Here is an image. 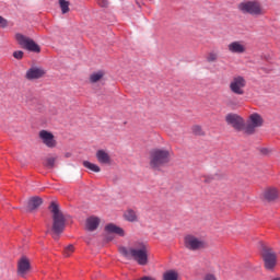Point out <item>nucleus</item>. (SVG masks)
I'll list each match as a JSON object with an SVG mask.
<instances>
[{
    "mask_svg": "<svg viewBox=\"0 0 280 280\" xmlns=\"http://www.w3.org/2000/svg\"><path fill=\"white\" fill-rule=\"evenodd\" d=\"M106 5H108V2H104V3H103V7H106Z\"/></svg>",
    "mask_w": 280,
    "mask_h": 280,
    "instance_id": "72a5a7b5",
    "label": "nucleus"
},
{
    "mask_svg": "<svg viewBox=\"0 0 280 280\" xmlns=\"http://www.w3.org/2000/svg\"><path fill=\"white\" fill-rule=\"evenodd\" d=\"M59 5L61 8L62 14H67L69 12V1L67 0H59Z\"/></svg>",
    "mask_w": 280,
    "mask_h": 280,
    "instance_id": "a878e982",
    "label": "nucleus"
},
{
    "mask_svg": "<svg viewBox=\"0 0 280 280\" xmlns=\"http://www.w3.org/2000/svg\"><path fill=\"white\" fill-rule=\"evenodd\" d=\"M194 131L197 133V135H200V132H202V128L200 126H195L194 127Z\"/></svg>",
    "mask_w": 280,
    "mask_h": 280,
    "instance_id": "7c9ffc66",
    "label": "nucleus"
},
{
    "mask_svg": "<svg viewBox=\"0 0 280 280\" xmlns=\"http://www.w3.org/2000/svg\"><path fill=\"white\" fill-rule=\"evenodd\" d=\"M264 198L267 199L268 202H272V200L279 198V190H277V188H267L264 192Z\"/></svg>",
    "mask_w": 280,
    "mask_h": 280,
    "instance_id": "f3484780",
    "label": "nucleus"
},
{
    "mask_svg": "<svg viewBox=\"0 0 280 280\" xmlns=\"http://www.w3.org/2000/svg\"><path fill=\"white\" fill-rule=\"evenodd\" d=\"M66 156L69 158V156H71V154L67 153Z\"/></svg>",
    "mask_w": 280,
    "mask_h": 280,
    "instance_id": "f704fd0d",
    "label": "nucleus"
},
{
    "mask_svg": "<svg viewBox=\"0 0 280 280\" xmlns=\"http://www.w3.org/2000/svg\"><path fill=\"white\" fill-rule=\"evenodd\" d=\"M96 160L102 164V165H110V154L106 152V150L101 149L96 151Z\"/></svg>",
    "mask_w": 280,
    "mask_h": 280,
    "instance_id": "2eb2a0df",
    "label": "nucleus"
},
{
    "mask_svg": "<svg viewBox=\"0 0 280 280\" xmlns=\"http://www.w3.org/2000/svg\"><path fill=\"white\" fill-rule=\"evenodd\" d=\"M163 280H178V272L174 270H168L164 272Z\"/></svg>",
    "mask_w": 280,
    "mask_h": 280,
    "instance_id": "393cba45",
    "label": "nucleus"
},
{
    "mask_svg": "<svg viewBox=\"0 0 280 280\" xmlns=\"http://www.w3.org/2000/svg\"><path fill=\"white\" fill-rule=\"evenodd\" d=\"M45 75V70L33 67L26 71V80H38Z\"/></svg>",
    "mask_w": 280,
    "mask_h": 280,
    "instance_id": "4468645a",
    "label": "nucleus"
},
{
    "mask_svg": "<svg viewBox=\"0 0 280 280\" xmlns=\"http://www.w3.org/2000/svg\"><path fill=\"white\" fill-rule=\"evenodd\" d=\"M230 54H246V44L243 40H234L228 45Z\"/></svg>",
    "mask_w": 280,
    "mask_h": 280,
    "instance_id": "f8f14e48",
    "label": "nucleus"
},
{
    "mask_svg": "<svg viewBox=\"0 0 280 280\" xmlns=\"http://www.w3.org/2000/svg\"><path fill=\"white\" fill-rule=\"evenodd\" d=\"M264 126V118L261 115L254 113L249 115L248 122L244 128L245 135H255L256 128Z\"/></svg>",
    "mask_w": 280,
    "mask_h": 280,
    "instance_id": "0eeeda50",
    "label": "nucleus"
},
{
    "mask_svg": "<svg viewBox=\"0 0 280 280\" xmlns=\"http://www.w3.org/2000/svg\"><path fill=\"white\" fill-rule=\"evenodd\" d=\"M56 161H58V156H48L44 161V165L47 170H54L56 167Z\"/></svg>",
    "mask_w": 280,
    "mask_h": 280,
    "instance_id": "412c9836",
    "label": "nucleus"
},
{
    "mask_svg": "<svg viewBox=\"0 0 280 280\" xmlns=\"http://www.w3.org/2000/svg\"><path fill=\"white\" fill-rule=\"evenodd\" d=\"M85 226H86L88 231H95L97 229V226H100V218L90 217L86 220Z\"/></svg>",
    "mask_w": 280,
    "mask_h": 280,
    "instance_id": "6ab92c4d",
    "label": "nucleus"
},
{
    "mask_svg": "<svg viewBox=\"0 0 280 280\" xmlns=\"http://www.w3.org/2000/svg\"><path fill=\"white\" fill-rule=\"evenodd\" d=\"M106 241H107V242H113V236H112V235H108V236L106 237Z\"/></svg>",
    "mask_w": 280,
    "mask_h": 280,
    "instance_id": "473e14b6",
    "label": "nucleus"
},
{
    "mask_svg": "<svg viewBox=\"0 0 280 280\" xmlns=\"http://www.w3.org/2000/svg\"><path fill=\"white\" fill-rule=\"evenodd\" d=\"M238 10L243 14H250L252 16H261L264 14V9H261V4L257 1L242 2L238 4Z\"/></svg>",
    "mask_w": 280,
    "mask_h": 280,
    "instance_id": "20e7f679",
    "label": "nucleus"
},
{
    "mask_svg": "<svg viewBox=\"0 0 280 280\" xmlns=\"http://www.w3.org/2000/svg\"><path fill=\"white\" fill-rule=\"evenodd\" d=\"M273 280H280V278H276V279H273Z\"/></svg>",
    "mask_w": 280,
    "mask_h": 280,
    "instance_id": "c9c22d12",
    "label": "nucleus"
},
{
    "mask_svg": "<svg viewBox=\"0 0 280 280\" xmlns=\"http://www.w3.org/2000/svg\"><path fill=\"white\" fill-rule=\"evenodd\" d=\"M105 231L107 233H114L115 235H119V237H124L126 235V232L120 226H117L114 223H109L105 226Z\"/></svg>",
    "mask_w": 280,
    "mask_h": 280,
    "instance_id": "dca6fc26",
    "label": "nucleus"
},
{
    "mask_svg": "<svg viewBox=\"0 0 280 280\" xmlns=\"http://www.w3.org/2000/svg\"><path fill=\"white\" fill-rule=\"evenodd\" d=\"M73 250H74L73 245H69L68 247H66L63 250L65 257H71V254L73 253Z\"/></svg>",
    "mask_w": 280,
    "mask_h": 280,
    "instance_id": "bb28decb",
    "label": "nucleus"
},
{
    "mask_svg": "<svg viewBox=\"0 0 280 280\" xmlns=\"http://www.w3.org/2000/svg\"><path fill=\"white\" fill-rule=\"evenodd\" d=\"M0 27H8V20L3 16H0Z\"/></svg>",
    "mask_w": 280,
    "mask_h": 280,
    "instance_id": "c85d7f7f",
    "label": "nucleus"
},
{
    "mask_svg": "<svg viewBox=\"0 0 280 280\" xmlns=\"http://www.w3.org/2000/svg\"><path fill=\"white\" fill-rule=\"evenodd\" d=\"M83 167H86V170H91V172L100 173L102 172V168L97 164L91 163L89 161L83 162Z\"/></svg>",
    "mask_w": 280,
    "mask_h": 280,
    "instance_id": "5701e85b",
    "label": "nucleus"
},
{
    "mask_svg": "<svg viewBox=\"0 0 280 280\" xmlns=\"http://www.w3.org/2000/svg\"><path fill=\"white\" fill-rule=\"evenodd\" d=\"M170 158H171V154L167 150L155 149L150 153L149 165L151 170H155L156 172H160L162 167H165V165L170 163Z\"/></svg>",
    "mask_w": 280,
    "mask_h": 280,
    "instance_id": "f03ea898",
    "label": "nucleus"
},
{
    "mask_svg": "<svg viewBox=\"0 0 280 280\" xmlns=\"http://www.w3.org/2000/svg\"><path fill=\"white\" fill-rule=\"evenodd\" d=\"M50 211L52 213V231H54V240H58V235L65 231V215L60 212V208L58 203L51 202Z\"/></svg>",
    "mask_w": 280,
    "mask_h": 280,
    "instance_id": "7ed1b4c3",
    "label": "nucleus"
},
{
    "mask_svg": "<svg viewBox=\"0 0 280 280\" xmlns=\"http://www.w3.org/2000/svg\"><path fill=\"white\" fill-rule=\"evenodd\" d=\"M124 215L127 222H137L138 220L137 212L132 209L127 210Z\"/></svg>",
    "mask_w": 280,
    "mask_h": 280,
    "instance_id": "4be33fe9",
    "label": "nucleus"
},
{
    "mask_svg": "<svg viewBox=\"0 0 280 280\" xmlns=\"http://www.w3.org/2000/svg\"><path fill=\"white\" fill-rule=\"evenodd\" d=\"M184 246L188 248V250H200L207 246V243L191 234H188L184 238Z\"/></svg>",
    "mask_w": 280,
    "mask_h": 280,
    "instance_id": "6e6552de",
    "label": "nucleus"
},
{
    "mask_svg": "<svg viewBox=\"0 0 280 280\" xmlns=\"http://www.w3.org/2000/svg\"><path fill=\"white\" fill-rule=\"evenodd\" d=\"M119 253L126 259H133L138 262V266H148L149 264V253L148 243L143 241H137L131 247H119Z\"/></svg>",
    "mask_w": 280,
    "mask_h": 280,
    "instance_id": "f257e3e1",
    "label": "nucleus"
},
{
    "mask_svg": "<svg viewBox=\"0 0 280 280\" xmlns=\"http://www.w3.org/2000/svg\"><path fill=\"white\" fill-rule=\"evenodd\" d=\"M218 58H220V52L212 50L208 52L206 60L207 62H218Z\"/></svg>",
    "mask_w": 280,
    "mask_h": 280,
    "instance_id": "b1692460",
    "label": "nucleus"
},
{
    "mask_svg": "<svg viewBox=\"0 0 280 280\" xmlns=\"http://www.w3.org/2000/svg\"><path fill=\"white\" fill-rule=\"evenodd\" d=\"M15 39L23 49H27V51H33L34 54H40V46H38L34 39L21 33L15 34Z\"/></svg>",
    "mask_w": 280,
    "mask_h": 280,
    "instance_id": "39448f33",
    "label": "nucleus"
},
{
    "mask_svg": "<svg viewBox=\"0 0 280 280\" xmlns=\"http://www.w3.org/2000/svg\"><path fill=\"white\" fill-rule=\"evenodd\" d=\"M203 280H218V278H215V276L213 273H207L203 277Z\"/></svg>",
    "mask_w": 280,
    "mask_h": 280,
    "instance_id": "c756f323",
    "label": "nucleus"
},
{
    "mask_svg": "<svg viewBox=\"0 0 280 280\" xmlns=\"http://www.w3.org/2000/svg\"><path fill=\"white\" fill-rule=\"evenodd\" d=\"M38 137L44 145L46 148L54 149L56 145H58V141H56V136L51 133V131H47L45 129L40 130L38 133Z\"/></svg>",
    "mask_w": 280,
    "mask_h": 280,
    "instance_id": "1a4fd4ad",
    "label": "nucleus"
},
{
    "mask_svg": "<svg viewBox=\"0 0 280 280\" xmlns=\"http://www.w3.org/2000/svg\"><path fill=\"white\" fill-rule=\"evenodd\" d=\"M13 58H15L16 60H23V50L14 51Z\"/></svg>",
    "mask_w": 280,
    "mask_h": 280,
    "instance_id": "cd10ccee",
    "label": "nucleus"
},
{
    "mask_svg": "<svg viewBox=\"0 0 280 280\" xmlns=\"http://www.w3.org/2000/svg\"><path fill=\"white\" fill-rule=\"evenodd\" d=\"M43 205V199L40 197H32L28 200L27 209L28 211H34L35 209H38Z\"/></svg>",
    "mask_w": 280,
    "mask_h": 280,
    "instance_id": "a211bd4d",
    "label": "nucleus"
},
{
    "mask_svg": "<svg viewBox=\"0 0 280 280\" xmlns=\"http://www.w3.org/2000/svg\"><path fill=\"white\" fill-rule=\"evenodd\" d=\"M104 71H97V72H93L90 75V82L91 84H97V82H100L102 80V78H104Z\"/></svg>",
    "mask_w": 280,
    "mask_h": 280,
    "instance_id": "aec40b11",
    "label": "nucleus"
},
{
    "mask_svg": "<svg viewBox=\"0 0 280 280\" xmlns=\"http://www.w3.org/2000/svg\"><path fill=\"white\" fill-rule=\"evenodd\" d=\"M30 259L27 257L23 256L21 259L18 261V275L19 277L25 278L27 272H30Z\"/></svg>",
    "mask_w": 280,
    "mask_h": 280,
    "instance_id": "ddd939ff",
    "label": "nucleus"
},
{
    "mask_svg": "<svg viewBox=\"0 0 280 280\" xmlns=\"http://www.w3.org/2000/svg\"><path fill=\"white\" fill-rule=\"evenodd\" d=\"M229 89L234 95H244V90L246 89V78L242 75L233 77L230 81Z\"/></svg>",
    "mask_w": 280,
    "mask_h": 280,
    "instance_id": "423d86ee",
    "label": "nucleus"
},
{
    "mask_svg": "<svg viewBox=\"0 0 280 280\" xmlns=\"http://www.w3.org/2000/svg\"><path fill=\"white\" fill-rule=\"evenodd\" d=\"M262 259L267 270H273V268L277 266V254H275L272 249H265L262 253Z\"/></svg>",
    "mask_w": 280,
    "mask_h": 280,
    "instance_id": "9b49d317",
    "label": "nucleus"
},
{
    "mask_svg": "<svg viewBox=\"0 0 280 280\" xmlns=\"http://www.w3.org/2000/svg\"><path fill=\"white\" fill-rule=\"evenodd\" d=\"M225 121L229 126H232L234 130H237L238 132L244 130V118H242L237 114H228L225 116Z\"/></svg>",
    "mask_w": 280,
    "mask_h": 280,
    "instance_id": "9d476101",
    "label": "nucleus"
},
{
    "mask_svg": "<svg viewBox=\"0 0 280 280\" xmlns=\"http://www.w3.org/2000/svg\"><path fill=\"white\" fill-rule=\"evenodd\" d=\"M260 152H261V154H268L269 151H268V149H261Z\"/></svg>",
    "mask_w": 280,
    "mask_h": 280,
    "instance_id": "2f4dec72",
    "label": "nucleus"
}]
</instances>
